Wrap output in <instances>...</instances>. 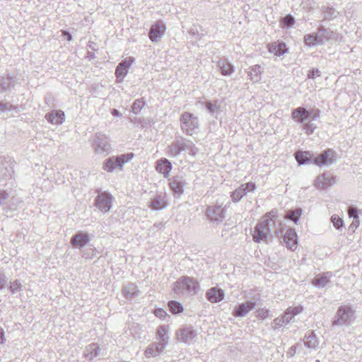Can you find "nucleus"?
<instances>
[{
    "mask_svg": "<svg viewBox=\"0 0 362 362\" xmlns=\"http://www.w3.org/2000/svg\"><path fill=\"white\" fill-rule=\"evenodd\" d=\"M15 78L8 75L0 76V93L6 92L15 86Z\"/></svg>",
    "mask_w": 362,
    "mask_h": 362,
    "instance_id": "27",
    "label": "nucleus"
},
{
    "mask_svg": "<svg viewBox=\"0 0 362 362\" xmlns=\"http://www.w3.org/2000/svg\"><path fill=\"white\" fill-rule=\"evenodd\" d=\"M268 49L270 53L276 56H281L287 52L286 46L284 42H274L268 45Z\"/></svg>",
    "mask_w": 362,
    "mask_h": 362,
    "instance_id": "30",
    "label": "nucleus"
},
{
    "mask_svg": "<svg viewBox=\"0 0 362 362\" xmlns=\"http://www.w3.org/2000/svg\"><path fill=\"white\" fill-rule=\"evenodd\" d=\"M197 330L192 327H185L176 332V338L179 342L190 344L195 341L197 337Z\"/></svg>",
    "mask_w": 362,
    "mask_h": 362,
    "instance_id": "7",
    "label": "nucleus"
},
{
    "mask_svg": "<svg viewBox=\"0 0 362 362\" xmlns=\"http://www.w3.org/2000/svg\"><path fill=\"white\" fill-rule=\"evenodd\" d=\"M297 234L293 228H288L283 236V243L290 250L297 247Z\"/></svg>",
    "mask_w": 362,
    "mask_h": 362,
    "instance_id": "17",
    "label": "nucleus"
},
{
    "mask_svg": "<svg viewBox=\"0 0 362 362\" xmlns=\"http://www.w3.org/2000/svg\"><path fill=\"white\" fill-rule=\"evenodd\" d=\"M331 221L334 228L339 230L344 227V221L338 215L334 214L331 217Z\"/></svg>",
    "mask_w": 362,
    "mask_h": 362,
    "instance_id": "43",
    "label": "nucleus"
},
{
    "mask_svg": "<svg viewBox=\"0 0 362 362\" xmlns=\"http://www.w3.org/2000/svg\"><path fill=\"white\" fill-rule=\"evenodd\" d=\"M45 118L52 124H61L65 119V115L62 110H57L55 112L47 113Z\"/></svg>",
    "mask_w": 362,
    "mask_h": 362,
    "instance_id": "26",
    "label": "nucleus"
},
{
    "mask_svg": "<svg viewBox=\"0 0 362 362\" xmlns=\"http://www.w3.org/2000/svg\"><path fill=\"white\" fill-rule=\"evenodd\" d=\"M166 346L158 341L151 343L148 345L144 352V356L146 358H155L164 352Z\"/></svg>",
    "mask_w": 362,
    "mask_h": 362,
    "instance_id": "13",
    "label": "nucleus"
},
{
    "mask_svg": "<svg viewBox=\"0 0 362 362\" xmlns=\"http://www.w3.org/2000/svg\"><path fill=\"white\" fill-rule=\"evenodd\" d=\"M113 197L107 192L98 193L95 199V206L103 213L108 212L112 206Z\"/></svg>",
    "mask_w": 362,
    "mask_h": 362,
    "instance_id": "8",
    "label": "nucleus"
},
{
    "mask_svg": "<svg viewBox=\"0 0 362 362\" xmlns=\"http://www.w3.org/2000/svg\"><path fill=\"white\" fill-rule=\"evenodd\" d=\"M218 66L221 73L223 76H230L234 71L233 66L226 59H222L218 62Z\"/></svg>",
    "mask_w": 362,
    "mask_h": 362,
    "instance_id": "31",
    "label": "nucleus"
},
{
    "mask_svg": "<svg viewBox=\"0 0 362 362\" xmlns=\"http://www.w3.org/2000/svg\"><path fill=\"white\" fill-rule=\"evenodd\" d=\"M330 276L329 272L319 274L313 280V284L318 288H323L329 282Z\"/></svg>",
    "mask_w": 362,
    "mask_h": 362,
    "instance_id": "34",
    "label": "nucleus"
},
{
    "mask_svg": "<svg viewBox=\"0 0 362 362\" xmlns=\"http://www.w3.org/2000/svg\"><path fill=\"white\" fill-rule=\"evenodd\" d=\"M304 42L306 45L309 47H313L322 43V40L319 39V37L316 35L310 34L305 35Z\"/></svg>",
    "mask_w": 362,
    "mask_h": 362,
    "instance_id": "36",
    "label": "nucleus"
},
{
    "mask_svg": "<svg viewBox=\"0 0 362 362\" xmlns=\"http://www.w3.org/2000/svg\"><path fill=\"white\" fill-rule=\"evenodd\" d=\"M6 284V279L4 275L0 274V290L4 288Z\"/></svg>",
    "mask_w": 362,
    "mask_h": 362,
    "instance_id": "57",
    "label": "nucleus"
},
{
    "mask_svg": "<svg viewBox=\"0 0 362 362\" xmlns=\"http://www.w3.org/2000/svg\"><path fill=\"white\" fill-rule=\"evenodd\" d=\"M348 214L350 218H352L354 219H358L357 209L353 206L349 208Z\"/></svg>",
    "mask_w": 362,
    "mask_h": 362,
    "instance_id": "50",
    "label": "nucleus"
},
{
    "mask_svg": "<svg viewBox=\"0 0 362 362\" xmlns=\"http://www.w3.org/2000/svg\"><path fill=\"white\" fill-rule=\"evenodd\" d=\"M192 142L189 141H185L183 140H179L173 142L168 146V153L170 156L175 157L178 156L182 151H186L189 148H192Z\"/></svg>",
    "mask_w": 362,
    "mask_h": 362,
    "instance_id": "12",
    "label": "nucleus"
},
{
    "mask_svg": "<svg viewBox=\"0 0 362 362\" xmlns=\"http://www.w3.org/2000/svg\"><path fill=\"white\" fill-rule=\"evenodd\" d=\"M168 307L173 314H179L183 311V307L181 303L175 300L169 301Z\"/></svg>",
    "mask_w": 362,
    "mask_h": 362,
    "instance_id": "39",
    "label": "nucleus"
},
{
    "mask_svg": "<svg viewBox=\"0 0 362 362\" xmlns=\"http://www.w3.org/2000/svg\"><path fill=\"white\" fill-rule=\"evenodd\" d=\"M89 241L88 235L83 232L76 233L71 239V243L73 246L78 248L84 247Z\"/></svg>",
    "mask_w": 362,
    "mask_h": 362,
    "instance_id": "24",
    "label": "nucleus"
},
{
    "mask_svg": "<svg viewBox=\"0 0 362 362\" xmlns=\"http://www.w3.org/2000/svg\"><path fill=\"white\" fill-rule=\"evenodd\" d=\"M165 24L160 21H157L151 28L148 35L150 40L153 42H158L165 34Z\"/></svg>",
    "mask_w": 362,
    "mask_h": 362,
    "instance_id": "15",
    "label": "nucleus"
},
{
    "mask_svg": "<svg viewBox=\"0 0 362 362\" xmlns=\"http://www.w3.org/2000/svg\"><path fill=\"white\" fill-rule=\"evenodd\" d=\"M112 115L115 117H121L122 114L116 109L112 110Z\"/></svg>",
    "mask_w": 362,
    "mask_h": 362,
    "instance_id": "60",
    "label": "nucleus"
},
{
    "mask_svg": "<svg viewBox=\"0 0 362 362\" xmlns=\"http://www.w3.org/2000/svg\"><path fill=\"white\" fill-rule=\"evenodd\" d=\"M199 290V283L192 277L182 276L180 278L173 286L175 293L179 296H194Z\"/></svg>",
    "mask_w": 362,
    "mask_h": 362,
    "instance_id": "2",
    "label": "nucleus"
},
{
    "mask_svg": "<svg viewBox=\"0 0 362 362\" xmlns=\"http://www.w3.org/2000/svg\"><path fill=\"white\" fill-rule=\"evenodd\" d=\"M334 151L331 149H327L322 153L317 155L314 159L313 163L317 165L332 164L335 161L333 158Z\"/></svg>",
    "mask_w": 362,
    "mask_h": 362,
    "instance_id": "18",
    "label": "nucleus"
},
{
    "mask_svg": "<svg viewBox=\"0 0 362 362\" xmlns=\"http://www.w3.org/2000/svg\"><path fill=\"white\" fill-rule=\"evenodd\" d=\"M62 36L66 37L68 41H71L72 40V36L69 32H68L66 30H62Z\"/></svg>",
    "mask_w": 362,
    "mask_h": 362,
    "instance_id": "58",
    "label": "nucleus"
},
{
    "mask_svg": "<svg viewBox=\"0 0 362 362\" xmlns=\"http://www.w3.org/2000/svg\"><path fill=\"white\" fill-rule=\"evenodd\" d=\"M309 112V118L313 120H315L320 117V110L317 108H313L308 110Z\"/></svg>",
    "mask_w": 362,
    "mask_h": 362,
    "instance_id": "46",
    "label": "nucleus"
},
{
    "mask_svg": "<svg viewBox=\"0 0 362 362\" xmlns=\"http://www.w3.org/2000/svg\"><path fill=\"white\" fill-rule=\"evenodd\" d=\"M134 61V59L132 57H127L122 60L117 66L115 70V76L117 77V80L119 82H121L125 76L128 73V69L132 66Z\"/></svg>",
    "mask_w": 362,
    "mask_h": 362,
    "instance_id": "14",
    "label": "nucleus"
},
{
    "mask_svg": "<svg viewBox=\"0 0 362 362\" xmlns=\"http://www.w3.org/2000/svg\"><path fill=\"white\" fill-rule=\"evenodd\" d=\"M100 351L98 345L93 343L86 347L83 354L87 359L92 360L99 355Z\"/></svg>",
    "mask_w": 362,
    "mask_h": 362,
    "instance_id": "33",
    "label": "nucleus"
},
{
    "mask_svg": "<svg viewBox=\"0 0 362 362\" xmlns=\"http://www.w3.org/2000/svg\"><path fill=\"white\" fill-rule=\"evenodd\" d=\"M274 328L277 329L281 327L284 324H285V322L283 319V317H276L274 320Z\"/></svg>",
    "mask_w": 362,
    "mask_h": 362,
    "instance_id": "52",
    "label": "nucleus"
},
{
    "mask_svg": "<svg viewBox=\"0 0 362 362\" xmlns=\"http://www.w3.org/2000/svg\"><path fill=\"white\" fill-rule=\"evenodd\" d=\"M134 157V153L122 154L117 156H112L105 160L103 169L109 173L116 169L122 170L124 163L129 162Z\"/></svg>",
    "mask_w": 362,
    "mask_h": 362,
    "instance_id": "5",
    "label": "nucleus"
},
{
    "mask_svg": "<svg viewBox=\"0 0 362 362\" xmlns=\"http://www.w3.org/2000/svg\"><path fill=\"white\" fill-rule=\"evenodd\" d=\"M8 197V194L6 191L0 192V205L4 204V201Z\"/></svg>",
    "mask_w": 362,
    "mask_h": 362,
    "instance_id": "54",
    "label": "nucleus"
},
{
    "mask_svg": "<svg viewBox=\"0 0 362 362\" xmlns=\"http://www.w3.org/2000/svg\"><path fill=\"white\" fill-rule=\"evenodd\" d=\"M303 310V307L301 305L288 308L282 315V317L285 322V325L292 322L294 317L301 313Z\"/></svg>",
    "mask_w": 362,
    "mask_h": 362,
    "instance_id": "21",
    "label": "nucleus"
},
{
    "mask_svg": "<svg viewBox=\"0 0 362 362\" xmlns=\"http://www.w3.org/2000/svg\"><path fill=\"white\" fill-rule=\"evenodd\" d=\"M276 211L267 213L255 227L252 238L255 243L262 241L267 243L273 227H275L274 230L275 234L279 235L283 233L285 225L281 221L276 220Z\"/></svg>",
    "mask_w": 362,
    "mask_h": 362,
    "instance_id": "1",
    "label": "nucleus"
},
{
    "mask_svg": "<svg viewBox=\"0 0 362 362\" xmlns=\"http://www.w3.org/2000/svg\"><path fill=\"white\" fill-rule=\"evenodd\" d=\"M168 206L165 194H156L149 202L148 206L153 210H162Z\"/></svg>",
    "mask_w": 362,
    "mask_h": 362,
    "instance_id": "16",
    "label": "nucleus"
},
{
    "mask_svg": "<svg viewBox=\"0 0 362 362\" xmlns=\"http://www.w3.org/2000/svg\"><path fill=\"white\" fill-rule=\"evenodd\" d=\"M256 189V185L249 182L241 185L238 188L231 193L230 197L233 202H239L248 192H253Z\"/></svg>",
    "mask_w": 362,
    "mask_h": 362,
    "instance_id": "9",
    "label": "nucleus"
},
{
    "mask_svg": "<svg viewBox=\"0 0 362 362\" xmlns=\"http://www.w3.org/2000/svg\"><path fill=\"white\" fill-rule=\"evenodd\" d=\"M298 346V344L292 346L287 352V355L290 357L293 356L296 353Z\"/></svg>",
    "mask_w": 362,
    "mask_h": 362,
    "instance_id": "55",
    "label": "nucleus"
},
{
    "mask_svg": "<svg viewBox=\"0 0 362 362\" xmlns=\"http://www.w3.org/2000/svg\"><path fill=\"white\" fill-rule=\"evenodd\" d=\"M4 342V332H3V329L0 328V344H3Z\"/></svg>",
    "mask_w": 362,
    "mask_h": 362,
    "instance_id": "61",
    "label": "nucleus"
},
{
    "mask_svg": "<svg viewBox=\"0 0 362 362\" xmlns=\"http://www.w3.org/2000/svg\"><path fill=\"white\" fill-rule=\"evenodd\" d=\"M206 298L211 303H218L223 299L224 292L221 288L214 287L206 292Z\"/></svg>",
    "mask_w": 362,
    "mask_h": 362,
    "instance_id": "22",
    "label": "nucleus"
},
{
    "mask_svg": "<svg viewBox=\"0 0 362 362\" xmlns=\"http://www.w3.org/2000/svg\"><path fill=\"white\" fill-rule=\"evenodd\" d=\"M21 288V283L18 281H15L13 283H11L10 286V290L13 293H16L17 291H20Z\"/></svg>",
    "mask_w": 362,
    "mask_h": 362,
    "instance_id": "49",
    "label": "nucleus"
},
{
    "mask_svg": "<svg viewBox=\"0 0 362 362\" xmlns=\"http://www.w3.org/2000/svg\"><path fill=\"white\" fill-rule=\"evenodd\" d=\"M180 125L184 132L192 136L199 129V118L192 113L185 112L180 117Z\"/></svg>",
    "mask_w": 362,
    "mask_h": 362,
    "instance_id": "4",
    "label": "nucleus"
},
{
    "mask_svg": "<svg viewBox=\"0 0 362 362\" xmlns=\"http://www.w3.org/2000/svg\"><path fill=\"white\" fill-rule=\"evenodd\" d=\"M169 328L168 326L166 325H161L158 327L157 332H156V339L157 341L161 343L162 344L165 346H168L170 341V337H169Z\"/></svg>",
    "mask_w": 362,
    "mask_h": 362,
    "instance_id": "23",
    "label": "nucleus"
},
{
    "mask_svg": "<svg viewBox=\"0 0 362 362\" xmlns=\"http://www.w3.org/2000/svg\"><path fill=\"white\" fill-rule=\"evenodd\" d=\"M355 319V310L349 305H341L338 308L332 326H349Z\"/></svg>",
    "mask_w": 362,
    "mask_h": 362,
    "instance_id": "3",
    "label": "nucleus"
},
{
    "mask_svg": "<svg viewBox=\"0 0 362 362\" xmlns=\"http://www.w3.org/2000/svg\"><path fill=\"white\" fill-rule=\"evenodd\" d=\"M358 225H359L358 219H354L353 222L349 226V230L354 231L358 228Z\"/></svg>",
    "mask_w": 362,
    "mask_h": 362,
    "instance_id": "56",
    "label": "nucleus"
},
{
    "mask_svg": "<svg viewBox=\"0 0 362 362\" xmlns=\"http://www.w3.org/2000/svg\"><path fill=\"white\" fill-rule=\"evenodd\" d=\"M335 177L329 173H325L317 177L314 182V186L319 189H324L335 183Z\"/></svg>",
    "mask_w": 362,
    "mask_h": 362,
    "instance_id": "11",
    "label": "nucleus"
},
{
    "mask_svg": "<svg viewBox=\"0 0 362 362\" xmlns=\"http://www.w3.org/2000/svg\"><path fill=\"white\" fill-rule=\"evenodd\" d=\"M145 105V102L142 99L136 100L132 105V112L137 115Z\"/></svg>",
    "mask_w": 362,
    "mask_h": 362,
    "instance_id": "42",
    "label": "nucleus"
},
{
    "mask_svg": "<svg viewBox=\"0 0 362 362\" xmlns=\"http://www.w3.org/2000/svg\"><path fill=\"white\" fill-rule=\"evenodd\" d=\"M93 146L95 153L100 155H107L111 151L110 145L107 139L100 134L96 135Z\"/></svg>",
    "mask_w": 362,
    "mask_h": 362,
    "instance_id": "10",
    "label": "nucleus"
},
{
    "mask_svg": "<svg viewBox=\"0 0 362 362\" xmlns=\"http://www.w3.org/2000/svg\"><path fill=\"white\" fill-rule=\"evenodd\" d=\"M223 204V202L217 200L216 204L207 207L206 216L210 222L218 225L223 221L226 218V209Z\"/></svg>",
    "mask_w": 362,
    "mask_h": 362,
    "instance_id": "6",
    "label": "nucleus"
},
{
    "mask_svg": "<svg viewBox=\"0 0 362 362\" xmlns=\"http://www.w3.org/2000/svg\"><path fill=\"white\" fill-rule=\"evenodd\" d=\"M323 12H324V18L327 20L333 19V18H336L339 14L338 11H337L335 9H334L331 7H324Z\"/></svg>",
    "mask_w": 362,
    "mask_h": 362,
    "instance_id": "40",
    "label": "nucleus"
},
{
    "mask_svg": "<svg viewBox=\"0 0 362 362\" xmlns=\"http://www.w3.org/2000/svg\"><path fill=\"white\" fill-rule=\"evenodd\" d=\"M220 104L216 101H208L206 103V107L211 115H214L219 109Z\"/></svg>",
    "mask_w": 362,
    "mask_h": 362,
    "instance_id": "41",
    "label": "nucleus"
},
{
    "mask_svg": "<svg viewBox=\"0 0 362 362\" xmlns=\"http://www.w3.org/2000/svg\"><path fill=\"white\" fill-rule=\"evenodd\" d=\"M304 345L309 349H316L318 341L313 331H309L303 339Z\"/></svg>",
    "mask_w": 362,
    "mask_h": 362,
    "instance_id": "32",
    "label": "nucleus"
},
{
    "mask_svg": "<svg viewBox=\"0 0 362 362\" xmlns=\"http://www.w3.org/2000/svg\"><path fill=\"white\" fill-rule=\"evenodd\" d=\"M320 74L321 72L319 69H313L308 74V78L314 79L315 78L320 76Z\"/></svg>",
    "mask_w": 362,
    "mask_h": 362,
    "instance_id": "51",
    "label": "nucleus"
},
{
    "mask_svg": "<svg viewBox=\"0 0 362 362\" xmlns=\"http://www.w3.org/2000/svg\"><path fill=\"white\" fill-rule=\"evenodd\" d=\"M301 214L302 209L300 208L296 209L295 210L293 211H288L285 216V218L291 220L293 221L295 223H297L300 216H301Z\"/></svg>",
    "mask_w": 362,
    "mask_h": 362,
    "instance_id": "37",
    "label": "nucleus"
},
{
    "mask_svg": "<svg viewBox=\"0 0 362 362\" xmlns=\"http://www.w3.org/2000/svg\"><path fill=\"white\" fill-rule=\"evenodd\" d=\"M185 186L184 180L180 177H173L170 182V187L171 189L177 194L183 193V188Z\"/></svg>",
    "mask_w": 362,
    "mask_h": 362,
    "instance_id": "29",
    "label": "nucleus"
},
{
    "mask_svg": "<svg viewBox=\"0 0 362 362\" xmlns=\"http://www.w3.org/2000/svg\"><path fill=\"white\" fill-rule=\"evenodd\" d=\"M17 107L12 105L11 103L7 102H0V111L1 112H8L12 110H16Z\"/></svg>",
    "mask_w": 362,
    "mask_h": 362,
    "instance_id": "45",
    "label": "nucleus"
},
{
    "mask_svg": "<svg viewBox=\"0 0 362 362\" xmlns=\"http://www.w3.org/2000/svg\"><path fill=\"white\" fill-rule=\"evenodd\" d=\"M315 129L316 125L310 122H306L305 123L303 124V129L308 135L312 134Z\"/></svg>",
    "mask_w": 362,
    "mask_h": 362,
    "instance_id": "44",
    "label": "nucleus"
},
{
    "mask_svg": "<svg viewBox=\"0 0 362 362\" xmlns=\"http://www.w3.org/2000/svg\"><path fill=\"white\" fill-rule=\"evenodd\" d=\"M123 293L127 298L134 299L136 296H139L140 291L136 288L135 285L129 284L124 287Z\"/></svg>",
    "mask_w": 362,
    "mask_h": 362,
    "instance_id": "35",
    "label": "nucleus"
},
{
    "mask_svg": "<svg viewBox=\"0 0 362 362\" xmlns=\"http://www.w3.org/2000/svg\"><path fill=\"white\" fill-rule=\"evenodd\" d=\"M310 153L308 151H298L296 153V159L299 165L305 164L310 160Z\"/></svg>",
    "mask_w": 362,
    "mask_h": 362,
    "instance_id": "38",
    "label": "nucleus"
},
{
    "mask_svg": "<svg viewBox=\"0 0 362 362\" xmlns=\"http://www.w3.org/2000/svg\"><path fill=\"white\" fill-rule=\"evenodd\" d=\"M247 75L250 81L257 83L261 80V74L264 71V69L259 64L254 65L250 68Z\"/></svg>",
    "mask_w": 362,
    "mask_h": 362,
    "instance_id": "28",
    "label": "nucleus"
},
{
    "mask_svg": "<svg viewBox=\"0 0 362 362\" xmlns=\"http://www.w3.org/2000/svg\"><path fill=\"white\" fill-rule=\"evenodd\" d=\"M291 118L298 124H304L310 119L308 110L303 107H298L293 110Z\"/></svg>",
    "mask_w": 362,
    "mask_h": 362,
    "instance_id": "19",
    "label": "nucleus"
},
{
    "mask_svg": "<svg viewBox=\"0 0 362 362\" xmlns=\"http://www.w3.org/2000/svg\"><path fill=\"white\" fill-rule=\"evenodd\" d=\"M255 308V303L253 301H246L245 303L239 304L233 310V314L235 317H244L250 310Z\"/></svg>",
    "mask_w": 362,
    "mask_h": 362,
    "instance_id": "20",
    "label": "nucleus"
},
{
    "mask_svg": "<svg viewBox=\"0 0 362 362\" xmlns=\"http://www.w3.org/2000/svg\"><path fill=\"white\" fill-rule=\"evenodd\" d=\"M283 23L285 25L291 27L294 23V18L291 15H288L283 18Z\"/></svg>",
    "mask_w": 362,
    "mask_h": 362,
    "instance_id": "48",
    "label": "nucleus"
},
{
    "mask_svg": "<svg viewBox=\"0 0 362 362\" xmlns=\"http://www.w3.org/2000/svg\"><path fill=\"white\" fill-rule=\"evenodd\" d=\"M269 310L259 308L256 311V317L260 319H265L269 316Z\"/></svg>",
    "mask_w": 362,
    "mask_h": 362,
    "instance_id": "47",
    "label": "nucleus"
},
{
    "mask_svg": "<svg viewBox=\"0 0 362 362\" xmlns=\"http://www.w3.org/2000/svg\"><path fill=\"white\" fill-rule=\"evenodd\" d=\"M155 315L158 317L160 319H165V317L168 315L166 312L163 309H157L155 310Z\"/></svg>",
    "mask_w": 362,
    "mask_h": 362,
    "instance_id": "53",
    "label": "nucleus"
},
{
    "mask_svg": "<svg viewBox=\"0 0 362 362\" xmlns=\"http://www.w3.org/2000/svg\"><path fill=\"white\" fill-rule=\"evenodd\" d=\"M156 170L162 173L165 177H168L172 169V165L168 159H160L156 162Z\"/></svg>",
    "mask_w": 362,
    "mask_h": 362,
    "instance_id": "25",
    "label": "nucleus"
},
{
    "mask_svg": "<svg viewBox=\"0 0 362 362\" xmlns=\"http://www.w3.org/2000/svg\"><path fill=\"white\" fill-rule=\"evenodd\" d=\"M192 147L189 148V149H187L186 151H189V152L192 155H195L197 153V148L192 143Z\"/></svg>",
    "mask_w": 362,
    "mask_h": 362,
    "instance_id": "59",
    "label": "nucleus"
}]
</instances>
